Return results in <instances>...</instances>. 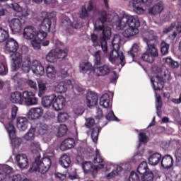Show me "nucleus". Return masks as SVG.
I'll use <instances>...</instances> for the list:
<instances>
[{
  "label": "nucleus",
  "mask_w": 181,
  "mask_h": 181,
  "mask_svg": "<svg viewBox=\"0 0 181 181\" xmlns=\"http://www.w3.org/2000/svg\"><path fill=\"white\" fill-rule=\"evenodd\" d=\"M100 18H99L94 24L95 32L101 33L100 40H98V36L95 34H92L90 39L95 47L100 46L102 52H103V57H108V45L107 40L111 37V28L110 27L104 26V23L107 22V11H102L100 13Z\"/></svg>",
  "instance_id": "f257e3e1"
},
{
  "label": "nucleus",
  "mask_w": 181,
  "mask_h": 181,
  "mask_svg": "<svg viewBox=\"0 0 181 181\" xmlns=\"http://www.w3.org/2000/svg\"><path fill=\"white\" fill-rule=\"evenodd\" d=\"M158 36L155 34L153 30L146 31L143 34V40L146 42L148 48L145 53L141 55V59L147 63H153L155 59L159 54L158 53V49L155 47V45L150 44V42L153 40H157Z\"/></svg>",
  "instance_id": "f03ea898"
},
{
  "label": "nucleus",
  "mask_w": 181,
  "mask_h": 181,
  "mask_svg": "<svg viewBox=\"0 0 181 181\" xmlns=\"http://www.w3.org/2000/svg\"><path fill=\"white\" fill-rule=\"evenodd\" d=\"M119 43H121V36L115 35L112 40L113 49L110 53L109 61L112 64H121L122 67H124L125 66V57H124V53L119 51Z\"/></svg>",
  "instance_id": "7ed1b4c3"
},
{
  "label": "nucleus",
  "mask_w": 181,
  "mask_h": 181,
  "mask_svg": "<svg viewBox=\"0 0 181 181\" xmlns=\"http://www.w3.org/2000/svg\"><path fill=\"white\" fill-rule=\"evenodd\" d=\"M112 16L114 21L117 19V21L115 23L117 30H121V29H124V28H127V26L134 29H138V28L141 26L138 16L124 15L122 18H119L118 15L114 13Z\"/></svg>",
  "instance_id": "20e7f679"
},
{
  "label": "nucleus",
  "mask_w": 181,
  "mask_h": 181,
  "mask_svg": "<svg viewBox=\"0 0 181 181\" xmlns=\"http://www.w3.org/2000/svg\"><path fill=\"white\" fill-rule=\"evenodd\" d=\"M11 58L13 61L11 69L13 71H16L21 69L24 73H29L32 70V61L30 57H25L23 58L22 54L16 52V54H11Z\"/></svg>",
  "instance_id": "39448f33"
},
{
  "label": "nucleus",
  "mask_w": 181,
  "mask_h": 181,
  "mask_svg": "<svg viewBox=\"0 0 181 181\" xmlns=\"http://www.w3.org/2000/svg\"><path fill=\"white\" fill-rule=\"evenodd\" d=\"M101 50H98L92 54L93 57V64L95 66L93 70L94 76H107L111 71V68L107 64L102 66H101Z\"/></svg>",
  "instance_id": "423d86ee"
},
{
  "label": "nucleus",
  "mask_w": 181,
  "mask_h": 181,
  "mask_svg": "<svg viewBox=\"0 0 181 181\" xmlns=\"http://www.w3.org/2000/svg\"><path fill=\"white\" fill-rule=\"evenodd\" d=\"M40 156H37L35 160L33 163L30 168L32 172H39L42 175H45L50 169L52 166V160L49 157H45L40 160Z\"/></svg>",
  "instance_id": "0eeeda50"
},
{
  "label": "nucleus",
  "mask_w": 181,
  "mask_h": 181,
  "mask_svg": "<svg viewBox=\"0 0 181 181\" xmlns=\"http://www.w3.org/2000/svg\"><path fill=\"white\" fill-rule=\"evenodd\" d=\"M150 78L153 88L154 90H160L161 88H163L164 83L172 80V76H170V72L169 70L165 69L163 72V77L156 75L151 76Z\"/></svg>",
  "instance_id": "6e6552de"
},
{
  "label": "nucleus",
  "mask_w": 181,
  "mask_h": 181,
  "mask_svg": "<svg viewBox=\"0 0 181 181\" xmlns=\"http://www.w3.org/2000/svg\"><path fill=\"white\" fill-rule=\"evenodd\" d=\"M149 4H152V0H131L129 6L133 7L134 12L137 15H144L146 12V9L144 7Z\"/></svg>",
  "instance_id": "1a4fd4ad"
},
{
  "label": "nucleus",
  "mask_w": 181,
  "mask_h": 181,
  "mask_svg": "<svg viewBox=\"0 0 181 181\" xmlns=\"http://www.w3.org/2000/svg\"><path fill=\"white\" fill-rule=\"evenodd\" d=\"M68 52L67 49L62 50L59 48L52 49L46 55V60L48 63H54L57 59H64V57H67Z\"/></svg>",
  "instance_id": "9d476101"
},
{
  "label": "nucleus",
  "mask_w": 181,
  "mask_h": 181,
  "mask_svg": "<svg viewBox=\"0 0 181 181\" xmlns=\"http://www.w3.org/2000/svg\"><path fill=\"white\" fill-rule=\"evenodd\" d=\"M42 18H43L41 24L39 25L40 32H50V28L52 26V19L54 18V13L42 12Z\"/></svg>",
  "instance_id": "9b49d317"
},
{
  "label": "nucleus",
  "mask_w": 181,
  "mask_h": 181,
  "mask_svg": "<svg viewBox=\"0 0 181 181\" xmlns=\"http://www.w3.org/2000/svg\"><path fill=\"white\" fill-rule=\"evenodd\" d=\"M110 168L111 165L107 164H99L98 165H93L91 162H85L82 164V168L85 173H91L93 177H96L98 170L103 169V168Z\"/></svg>",
  "instance_id": "f8f14e48"
},
{
  "label": "nucleus",
  "mask_w": 181,
  "mask_h": 181,
  "mask_svg": "<svg viewBox=\"0 0 181 181\" xmlns=\"http://www.w3.org/2000/svg\"><path fill=\"white\" fill-rule=\"evenodd\" d=\"M39 100L36 98V93L32 91L25 90L22 93V105L30 107L37 105Z\"/></svg>",
  "instance_id": "ddd939ff"
},
{
  "label": "nucleus",
  "mask_w": 181,
  "mask_h": 181,
  "mask_svg": "<svg viewBox=\"0 0 181 181\" xmlns=\"http://www.w3.org/2000/svg\"><path fill=\"white\" fill-rule=\"evenodd\" d=\"M43 33H46V32L40 31L36 29V28L32 25H28L24 28L23 32V37L26 40H32V39H35Z\"/></svg>",
  "instance_id": "4468645a"
},
{
  "label": "nucleus",
  "mask_w": 181,
  "mask_h": 181,
  "mask_svg": "<svg viewBox=\"0 0 181 181\" xmlns=\"http://www.w3.org/2000/svg\"><path fill=\"white\" fill-rule=\"evenodd\" d=\"M0 122L4 125L10 138H13L15 136V127H13L12 119H9L6 113H1L0 115Z\"/></svg>",
  "instance_id": "2eb2a0df"
},
{
  "label": "nucleus",
  "mask_w": 181,
  "mask_h": 181,
  "mask_svg": "<svg viewBox=\"0 0 181 181\" xmlns=\"http://www.w3.org/2000/svg\"><path fill=\"white\" fill-rule=\"evenodd\" d=\"M13 158L17 163V165L20 169H26L29 165V159L28 158V156L25 153H15L13 154Z\"/></svg>",
  "instance_id": "dca6fc26"
},
{
  "label": "nucleus",
  "mask_w": 181,
  "mask_h": 181,
  "mask_svg": "<svg viewBox=\"0 0 181 181\" xmlns=\"http://www.w3.org/2000/svg\"><path fill=\"white\" fill-rule=\"evenodd\" d=\"M18 49H19L18 41L12 37L8 38L4 46L5 52H6V53H12L11 54H15L16 53H19Z\"/></svg>",
  "instance_id": "f3484780"
},
{
  "label": "nucleus",
  "mask_w": 181,
  "mask_h": 181,
  "mask_svg": "<svg viewBox=\"0 0 181 181\" xmlns=\"http://www.w3.org/2000/svg\"><path fill=\"white\" fill-rule=\"evenodd\" d=\"M86 103L88 108L95 107L98 104V95L95 92L89 90L86 94Z\"/></svg>",
  "instance_id": "a211bd4d"
},
{
  "label": "nucleus",
  "mask_w": 181,
  "mask_h": 181,
  "mask_svg": "<svg viewBox=\"0 0 181 181\" xmlns=\"http://www.w3.org/2000/svg\"><path fill=\"white\" fill-rule=\"evenodd\" d=\"M31 70L35 76L41 77L45 74V67L39 60L32 61Z\"/></svg>",
  "instance_id": "6ab92c4d"
},
{
  "label": "nucleus",
  "mask_w": 181,
  "mask_h": 181,
  "mask_svg": "<svg viewBox=\"0 0 181 181\" xmlns=\"http://www.w3.org/2000/svg\"><path fill=\"white\" fill-rule=\"evenodd\" d=\"M163 9H165V4L162 1H160L153 5L151 7L148 8V15H151L153 16H156V15H159L163 12Z\"/></svg>",
  "instance_id": "aec40b11"
},
{
  "label": "nucleus",
  "mask_w": 181,
  "mask_h": 181,
  "mask_svg": "<svg viewBox=\"0 0 181 181\" xmlns=\"http://www.w3.org/2000/svg\"><path fill=\"white\" fill-rule=\"evenodd\" d=\"M8 26L13 35L20 33L21 30H22V22L21 20H19V18H12L11 20L8 21Z\"/></svg>",
  "instance_id": "412c9836"
},
{
  "label": "nucleus",
  "mask_w": 181,
  "mask_h": 181,
  "mask_svg": "<svg viewBox=\"0 0 181 181\" xmlns=\"http://www.w3.org/2000/svg\"><path fill=\"white\" fill-rule=\"evenodd\" d=\"M43 108L42 107H32L28 113V118L31 121L39 119L43 115Z\"/></svg>",
  "instance_id": "4be33fe9"
},
{
  "label": "nucleus",
  "mask_w": 181,
  "mask_h": 181,
  "mask_svg": "<svg viewBox=\"0 0 181 181\" xmlns=\"http://www.w3.org/2000/svg\"><path fill=\"white\" fill-rule=\"evenodd\" d=\"M148 153L150 155L148 157V162L151 166H156V165H158L160 160H162V155L160 153H153L152 150H148Z\"/></svg>",
  "instance_id": "5701e85b"
},
{
  "label": "nucleus",
  "mask_w": 181,
  "mask_h": 181,
  "mask_svg": "<svg viewBox=\"0 0 181 181\" xmlns=\"http://www.w3.org/2000/svg\"><path fill=\"white\" fill-rule=\"evenodd\" d=\"M71 84H73V82L70 80H68L66 82L61 81L57 85L53 86V90L55 93L63 94L67 91V86H71Z\"/></svg>",
  "instance_id": "b1692460"
},
{
  "label": "nucleus",
  "mask_w": 181,
  "mask_h": 181,
  "mask_svg": "<svg viewBox=\"0 0 181 181\" xmlns=\"http://www.w3.org/2000/svg\"><path fill=\"white\" fill-rule=\"evenodd\" d=\"M64 105H66V98L63 95H58L57 97L55 95V99L52 105L54 110L55 111H60V110H63Z\"/></svg>",
  "instance_id": "393cba45"
},
{
  "label": "nucleus",
  "mask_w": 181,
  "mask_h": 181,
  "mask_svg": "<svg viewBox=\"0 0 181 181\" xmlns=\"http://www.w3.org/2000/svg\"><path fill=\"white\" fill-rule=\"evenodd\" d=\"M47 37V33H42L41 35L35 37L31 40V46H33L35 50H39L40 49V43L42 41Z\"/></svg>",
  "instance_id": "a878e982"
},
{
  "label": "nucleus",
  "mask_w": 181,
  "mask_h": 181,
  "mask_svg": "<svg viewBox=\"0 0 181 181\" xmlns=\"http://www.w3.org/2000/svg\"><path fill=\"white\" fill-rule=\"evenodd\" d=\"M99 104L100 107H103V108H108L109 110H111V108H112V103L111 102V99L110 98V95H108L107 93H104L100 98Z\"/></svg>",
  "instance_id": "bb28decb"
},
{
  "label": "nucleus",
  "mask_w": 181,
  "mask_h": 181,
  "mask_svg": "<svg viewBox=\"0 0 181 181\" xmlns=\"http://www.w3.org/2000/svg\"><path fill=\"white\" fill-rule=\"evenodd\" d=\"M74 145H76V141L73 138L66 139L60 146L61 151H67L69 149H71V148H74Z\"/></svg>",
  "instance_id": "cd10ccee"
},
{
  "label": "nucleus",
  "mask_w": 181,
  "mask_h": 181,
  "mask_svg": "<svg viewBox=\"0 0 181 181\" xmlns=\"http://www.w3.org/2000/svg\"><path fill=\"white\" fill-rule=\"evenodd\" d=\"M161 166L164 169H170L173 166V158L170 155L165 156L161 160Z\"/></svg>",
  "instance_id": "c85d7f7f"
},
{
  "label": "nucleus",
  "mask_w": 181,
  "mask_h": 181,
  "mask_svg": "<svg viewBox=\"0 0 181 181\" xmlns=\"http://www.w3.org/2000/svg\"><path fill=\"white\" fill-rule=\"evenodd\" d=\"M138 33H139V29H136L132 27H129L128 28L122 31V36H124V37H126L128 39L129 37L136 36V35H138Z\"/></svg>",
  "instance_id": "c756f323"
},
{
  "label": "nucleus",
  "mask_w": 181,
  "mask_h": 181,
  "mask_svg": "<svg viewBox=\"0 0 181 181\" xmlns=\"http://www.w3.org/2000/svg\"><path fill=\"white\" fill-rule=\"evenodd\" d=\"M29 151H30V152L32 153H34V155H37V156H40V155H39V153H40V152H42V148L40 147V143H39L38 141H33L30 143V146H29Z\"/></svg>",
  "instance_id": "7c9ffc66"
},
{
  "label": "nucleus",
  "mask_w": 181,
  "mask_h": 181,
  "mask_svg": "<svg viewBox=\"0 0 181 181\" xmlns=\"http://www.w3.org/2000/svg\"><path fill=\"white\" fill-rule=\"evenodd\" d=\"M56 98V95L52 94L47 96H45L42 99V105L45 108H47V107H50V105H53V103Z\"/></svg>",
  "instance_id": "2f4dec72"
},
{
  "label": "nucleus",
  "mask_w": 181,
  "mask_h": 181,
  "mask_svg": "<svg viewBox=\"0 0 181 181\" xmlns=\"http://www.w3.org/2000/svg\"><path fill=\"white\" fill-rule=\"evenodd\" d=\"M17 128L20 131H26L28 129V118L20 117L17 119Z\"/></svg>",
  "instance_id": "473e14b6"
},
{
  "label": "nucleus",
  "mask_w": 181,
  "mask_h": 181,
  "mask_svg": "<svg viewBox=\"0 0 181 181\" xmlns=\"http://www.w3.org/2000/svg\"><path fill=\"white\" fill-rule=\"evenodd\" d=\"M46 76L50 80H54L57 76V70L53 65H47L46 66Z\"/></svg>",
  "instance_id": "72a5a7b5"
},
{
  "label": "nucleus",
  "mask_w": 181,
  "mask_h": 181,
  "mask_svg": "<svg viewBox=\"0 0 181 181\" xmlns=\"http://www.w3.org/2000/svg\"><path fill=\"white\" fill-rule=\"evenodd\" d=\"M93 70V64L89 62H82L79 64V71L81 73H87L88 71H91Z\"/></svg>",
  "instance_id": "f704fd0d"
},
{
  "label": "nucleus",
  "mask_w": 181,
  "mask_h": 181,
  "mask_svg": "<svg viewBox=\"0 0 181 181\" xmlns=\"http://www.w3.org/2000/svg\"><path fill=\"white\" fill-rule=\"evenodd\" d=\"M10 101L14 104H21V105H22V93L21 92L11 93Z\"/></svg>",
  "instance_id": "c9c22d12"
},
{
  "label": "nucleus",
  "mask_w": 181,
  "mask_h": 181,
  "mask_svg": "<svg viewBox=\"0 0 181 181\" xmlns=\"http://www.w3.org/2000/svg\"><path fill=\"white\" fill-rule=\"evenodd\" d=\"M34 129L39 135H45V134H47L49 126L45 123H40Z\"/></svg>",
  "instance_id": "e433bc0d"
},
{
  "label": "nucleus",
  "mask_w": 181,
  "mask_h": 181,
  "mask_svg": "<svg viewBox=\"0 0 181 181\" xmlns=\"http://www.w3.org/2000/svg\"><path fill=\"white\" fill-rule=\"evenodd\" d=\"M59 163L62 168H67L70 166V163H71V159L66 154H64L59 158Z\"/></svg>",
  "instance_id": "4c0bfd02"
},
{
  "label": "nucleus",
  "mask_w": 181,
  "mask_h": 181,
  "mask_svg": "<svg viewBox=\"0 0 181 181\" xmlns=\"http://www.w3.org/2000/svg\"><path fill=\"white\" fill-rule=\"evenodd\" d=\"M38 84V97H42L43 94L47 91V87H46V82L40 80L37 81Z\"/></svg>",
  "instance_id": "58836bf2"
},
{
  "label": "nucleus",
  "mask_w": 181,
  "mask_h": 181,
  "mask_svg": "<svg viewBox=\"0 0 181 181\" xmlns=\"http://www.w3.org/2000/svg\"><path fill=\"white\" fill-rule=\"evenodd\" d=\"M137 172L139 175H145V173L151 172L148 168V163L145 161L141 163L137 167Z\"/></svg>",
  "instance_id": "ea45409f"
},
{
  "label": "nucleus",
  "mask_w": 181,
  "mask_h": 181,
  "mask_svg": "<svg viewBox=\"0 0 181 181\" xmlns=\"http://www.w3.org/2000/svg\"><path fill=\"white\" fill-rule=\"evenodd\" d=\"M72 84H71V88H73V91L76 95H80L84 93V89L83 87L80 86V85L76 83L74 81H71Z\"/></svg>",
  "instance_id": "a19ab883"
},
{
  "label": "nucleus",
  "mask_w": 181,
  "mask_h": 181,
  "mask_svg": "<svg viewBox=\"0 0 181 181\" xmlns=\"http://www.w3.org/2000/svg\"><path fill=\"white\" fill-rule=\"evenodd\" d=\"M36 136V129L30 128L28 132L24 135L23 138L25 141H33Z\"/></svg>",
  "instance_id": "79ce46f5"
},
{
  "label": "nucleus",
  "mask_w": 181,
  "mask_h": 181,
  "mask_svg": "<svg viewBox=\"0 0 181 181\" xmlns=\"http://www.w3.org/2000/svg\"><path fill=\"white\" fill-rule=\"evenodd\" d=\"M163 60L165 62L166 64L169 66V67H171V69H177V67H179V63H177L176 61H174L170 57L164 58Z\"/></svg>",
  "instance_id": "37998d69"
},
{
  "label": "nucleus",
  "mask_w": 181,
  "mask_h": 181,
  "mask_svg": "<svg viewBox=\"0 0 181 181\" xmlns=\"http://www.w3.org/2000/svg\"><path fill=\"white\" fill-rule=\"evenodd\" d=\"M9 38V31L0 27V43H4Z\"/></svg>",
  "instance_id": "c03bdc74"
},
{
  "label": "nucleus",
  "mask_w": 181,
  "mask_h": 181,
  "mask_svg": "<svg viewBox=\"0 0 181 181\" xmlns=\"http://www.w3.org/2000/svg\"><path fill=\"white\" fill-rule=\"evenodd\" d=\"M101 131L100 127H96L94 129H91V139L93 142H97L98 141V134Z\"/></svg>",
  "instance_id": "a18cd8bd"
},
{
  "label": "nucleus",
  "mask_w": 181,
  "mask_h": 181,
  "mask_svg": "<svg viewBox=\"0 0 181 181\" xmlns=\"http://www.w3.org/2000/svg\"><path fill=\"white\" fill-rule=\"evenodd\" d=\"M138 52H139V45L135 43L133 44L132 48L129 51L127 52V53L130 57H132V59H134V57H135V54L134 53H138Z\"/></svg>",
  "instance_id": "49530a36"
},
{
  "label": "nucleus",
  "mask_w": 181,
  "mask_h": 181,
  "mask_svg": "<svg viewBox=\"0 0 181 181\" xmlns=\"http://www.w3.org/2000/svg\"><path fill=\"white\" fill-rule=\"evenodd\" d=\"M141 181H152L153 180V173L152 171H148L142 174L141 176Z\"/></svg>",
  "instance_id": "de8ad7c7"
},
{
  "label": "nucleus",
  "mask_w": 181,
  "mask_h": 181,
  "mask_svg": "<svg viewBox=\"0 0 181 181\" xmlns=\"http://www.w3.org/2000/svg\"><path fill=\"white\" fill-rule=\"evenodd\" d=\"M148 141H149V139L148 138L146 134H145V133H139V144L137 148H139L141 146V144H146V142H148Z\"/></svg>",
  "instance_id": "09e8293b"
},
{
  "label": "nucleus",
  "mask_w": 181,
  "mask_h": 181,
  "mask_svg": "<svg viewBox=\"0 0 181 181\" xmlns=\"http://www.w3.org/2000/svg\"><path fill=\"white\" fill-rule=\"evenodd\" d=\"M156 108L157 110V114H159L160 108H162V98L156 93Z\"/></svg>",
  "instance_id": "8fccbe9b"
},
{
  "label": "nucleus",
  "mask_w": 181,
  "mask_h": 181,
  "mask_svg": "<svg viewBox=\"0 0 181 181\" xmlns=\"http://www.w3.org/2000/svg\"><path fill=\"white\" fill-rule=\"evenodd\" d=\"M69 119V114L66 112H60L57 115L58 122H66Z\"/></svg>",
  "instance_id": "3c124183"
},
{
  "label": "nucleus",
  "mask_w": 181,
  "mask_h": 181,
  "mask_svg": "<svg viewBox=\"0 0 181 181\" xmlns=\"http://www.w3.org/2000/svg\"><path fill=\"white\" fill-rule=\"evenodd\" d=\"M67 133V127L65 124H61L58 128L57 136H64Z\"/></svg>",
  "instance_id": "603ef678"
},
{
  "label": "nucleus",
  "mask_w": 181,
  "mask_h": 181,
  "mask_svg": "<svg viewBox=\"0 0 181 181\" xmlns=\"http://www.w3.org/2000/svg\"><path fill=\"white\" fill-rule=\"evenodd\" d=\"M7 6H8V8H11V9H13L16 12H17V13H18V15L22 11L23 9L22 7L20 6V5L16 3L7 4Z\"/></svg>",
  "instance_id": "864d4df0"
},
{
  "label": "nucleus",
  "mask_w": 181,
  "mask_h": 181,
  "mask_svg": "<svg viewBox=\"0 0 181 181\" xmlns=\"http://www.w3.org/2000/svg\"><path fill=\"white\" fill-rule=\"evenodd\" d=\"M160 47L162 54H168V53H169V44L162 42Z\"/></svg>",
  "instance_id": "5fc2aeb1"
},
{
  "label": "nucleus",
  "mask_w": 181,
  "mask_h": 181,
  "mask_svg": "<svg viewBox=\"0 0 181 181\" xmlns=\"http://www.w3.org/2000/svg\"><path fill=\"white\" fill-rule=\"evenodd\" d=\"M30 11L27 8H23L18 16L21 18V19H26V18L30 15Z\"/></svg>",
  "instance_id": "6e6d98bb"
},
{
  "label": "nucleus",
  "mask_w": 181,
  "mask_h": 181,
  "mask_svg": "<svg viewBox=\"0 0 181 181\" xmlns=\"http://www.w3.org/2000/svg\"><path fill=\"white\" fill-rule=\"evenodd\" d=\"M0 74L6 76L8 74V66L2 62H0Z\"/></svg>",
  "instance_id": "4d7b16f0"
},
{
  "label": "nucleus",
  "mask_w": 181,
  "mask_h": 181,
  "mask_svg": "<svg viewBox=\"0 0 181 181\" xmlns=\"http://www.w3.org/2000/svg\"><path fill=\"white\" fill-rule=\"evenodd\" d=\"M11 139V144L13 146H15V148L19 146L22 144V140L20 138L15 137V135L13 137H10Z\"/></svg>",
  "instance_id": "13d9d810"
},
{
  "label": "nucleus",
  "mask_w": 181,
  "mask_h": 181,
  "mask_svg": "<svg viewBox=\"0 0 181 181\" xmlns=\"http://www.w3.org/2000/svg\"><path fill=\"white\" fill-rule=\"evenodd\" d=\"M95 153L96 156L93 159L94 163H103V162H104V159L103 158V157H101V154H100V151H98V149L95 151Z\"/></svg>",
  "instance_id": "bf43d9fd"
},
{
  "label": "nucleus",
  "mask_w": 181,
  "mask_h": 181,
  "mask_svg": "<svg viewBox=\"0 0 181 181\" xmlns=\"http://www.w3.org/2000/svg\"><path fill=\"white\" fill-rule=\"evenodd\" d=\"M106 119L107 121H119L117 117H115V115H114V112L112 110H110L107 115H106Z\"/></svg>",
  "instance_id": "052dcab7"
},
{
  "label": "nucleus",
  "mask_w": 181,
  "mask_h": 181,
  "mask_svg": "<svg viewBox=\"0 0 181 181\" xmlns=\"http://www.w3.org/2000/svg\"><path fill=\"white\" fill-rule=\"evenodd\" d=\"M79 17L81 18V19H86V18H88V12L87 11L86 6H82L81 11L79 13Z\"/></svg>",
  "instance_id": "680f3d73"
},
{
  "label": "nucleus",
  "mask_w": 181,
  "mask_h": 181,
  "mask_svg": "<svg viewBox=\"0 0 181 181\" xmlns=\"http://www.w3.org/2000/svg\"><path fill=\"white\" fill-rule=\"evenodd\" d=\"M129 181H141V178L138 173L135 172H132L129 177Z\"/></svg>",
  "instance_id": "e2e57ef3"
},
{
  "label": "nucleus",
  "mask_w": 181,
  "mask_h": 181,
  "mask_svg": "<svg viewBox=\"0 0 181 181\" xmlns=\"http://www.w3.org/2000/svg\"><path fill=\"white\" fill-rule=\"evenodd\" d=\"M94 125H95V121L94 120L93 118L89 117V118L86 119L85 126L87 128H91L92 127H94Z\"/></svg>",
  "instance_id": "0e129e2a"
},
{
  "label": "nucleus",
  "mask_w": 181,
  "mask_h": 181,
  "mask_svg": "<svg viewBox=\"0 0 181 181\" xmlns=\"http://www.w3.org/2000/svg\"><path fill=\"white\" fill-rule=\"evenodd\" d=\"M176 26V23H171V25L163 29V33H164L165 35L169 33V32H172V30H173V29H175V27Z\"/></svg>",
  "instance_id": "69168bd1"
},
{
  "label": "nucleus",
  "mask_w": 181,
  "mask_h": 181,
  "mask_svg": "<svg viewBox=\"0 0 181 181\" xmlns=\"http://www.w3.org/2000/svg\"><path fill=\"white\" fill-rule=\"evenodd\" d=\"M8 181H22V176L19 174L11 176L8 177Z\"/></svg>",
  "instance_id": "338daca9"
},
{
  "label": "nucleus",
  "mask_w": 181,
  "mask_h": 181,
  "mask_svg": "<svg viewBox=\"0 0 181 181\" xmlns=\"http://www.w3.org/2000/svg\"><path fill=\"white\" fill-rule=\"evenodd\" d=\"M175 158L178 162H180L181 160V147L179 148H177L175 151Z\"/></svg>",
  "instance_id": "774afa93"
}]
</instances>
